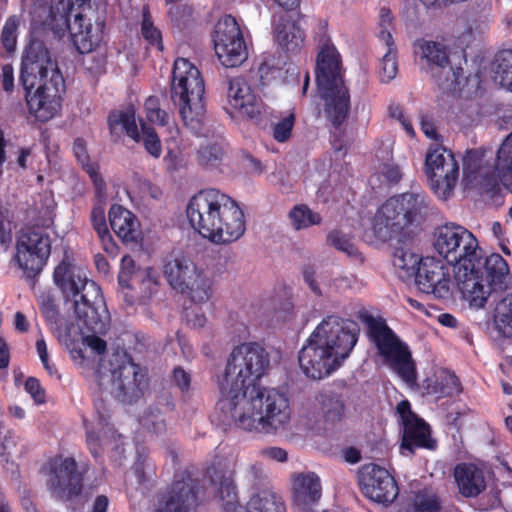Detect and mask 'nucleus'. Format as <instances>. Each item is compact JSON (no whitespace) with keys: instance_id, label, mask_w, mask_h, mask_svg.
Returning a JSON list of instances; mask_svg holds the SVG:
<instances>
[{"instance_id":"35","label":"nucleus","mask_w":512,"mask_h":512,"mask_svg":"<svg viewBox=\"0 0 512 512\" xmlns=\"http://www.w3.org/2000/svg\"><path fill=\"white\" fill-rule=\"evenodd\" d=\"M494 324L500 335L512 338V293L503 296L496 304Z\"/></svg>"},{"instance_id":"25","label":"nucleus","mask_w":512,"mask_h":512,"mask_svg":"<svg viewBox=\"0 0 512 512\" xmlns=\"http://www.w3.org/2000/svg\"><path fill=\"white\" fill-rule=\"evenodd\" d=\"M453 477L459 494L465 498H476L486 490L484 470L474 463H458Z\"/></svg>"},{"instance_id":"19","label":"nucleus","mask_w":512,"mask_h":512,"mask_svg":"<svg viewBox=\"0 0 512 512\" xmlns=\"http://www.w3.org/2000/svg\"><path fill=\"white\" fill-rule=\"evenodd\" d=\"M218 189L200 190L193 195L186 207L187 219L191 227L209 241V232L214 231L215 204L218 203Z\"/></svg>"},{"instance_id":"57","label":"nucleus","mask_w":512,"mask_h":512,"mask_svg":"<svg viewBox=\"0 0 512 512\" xmlns=\"http://www.w3.org/2000/svg\"><path fill=\"white\" fill-rule=\"evenodd\" d=\"M0 82L2 89L6 93L11 94L14 91V69L11 64H5L2 66Z\"/></svg>"},{"instance_id":"62","label":"nucleus","mask_w":512,"mask_h":512,"mask_svg":"<svg viewBox=\"0 0 512 512\" xmlns=\"http://www.w3.org/2000/svg\"><path fill=\"white\" fill-rule=\"evenodd\" d=\"M396 410L400 418L402 419L404 426L407 423H411L416 419H419L417 415L412 411L410 402L408 400H402L401 402H399L396 407Z\"/></svg>"},{"instance_id":"63","label":"nucleus","mask_w":512,"mask_h":512,"mask_svg":"<svg viewBox=\"0 0 512 512\" xmlns=\"http://www.w3.org/2000/svg\"><path fill=\"white\" fill-rule=\"evenodd\" d=\"M73 153L82 165H86L90 161V157L86 147V141L83 138H76L73 142Z\"/></svg>"},{"instance_id":"11","label":"nucleus","mask_w":512,"mask_h":512,"mask_svg":"<svg viewBox=\"0 0 512 512\" xmlns=\"http://www.w3.org/2000/svg\"><path fill=\"white\" fill-rule=\"evenodd\" d=\"M112 379V394L123 404L137 402L147 389V369L137 364L125 350H115L108 359Z\"/></svg>"},{"instance_id":"38","label":"nucleus","mask_w":512,"mask_h":512,"mask_svg":"<svg viewBox=\"0 0 512 512\" xmlns=\"http://www.w3.org/2000/svg\"><path fill=\"white\" fill-rule=\"evenodd\" d=\"M494 81L512 91V50H502L496 54Z\"/></svg>"},{"instance_id":"21","label":"nucleus","mask_w":512,"mask_h":512,"mask_svg":"<svg viewBox=\"0 0 512 512\" xmlns=\"http://www.w3.org/2000/svg\"><path fill=\"white\" fill-rule=\"evenodd\" d=\"M475 279L484 292L485 306L492 293L502 292L508 288L510 283L508 263L498 253L484 257L482 251L481 265L475 273Z\"/></svg>"},{"instance_id":"7","label":"nucleus","mask_w":512,"mask_h":512,"mask_svg":"<svg viewBox=\"0 0 512 512\" xmlns=\"http://www.w3.org/2000/svg\"><path fill=\"white\" fill-rule=\"evenodd\" d=\"M205 85L200 71L189 60L177 58L172 70L171 99L179 107L184 125L198 132L205 118Z\"/></svg>"},{"instance_id":"32","label":"nucleus","mask_w":512,"mask_h":512,"mask_svg":"<svg viewBox=\"0 0 512 512\" xmlns=\"http://www.w3.org/2000/svg\"><path fill=\"white\" fill-rule=\"evenodd\" d=\"M318 402L326 426L333 427L344 420L346 406L341 395L334 392L322 393Z\"/></svg>"},{"instance_id":"20","label":"nucleus","mask_w":512,"mask_h":512,"mask_svg":"<svg viewBox=\"0 0 512 512\" xmlns=\"http://www.w3.org/2000/svg\"><path fill=\"white\" fill-rule=\"evenodd\" d=\"M197 507V483L190 475H175L159 500L156 512H193Z\"/></svg>"},{"instance_id":"9","label":"nucleus","mask_w":512,"mask_h":512,"mask_svg":"<svg viewBox=\"0 0 512 512\" xmlns=\"http://www.w3.org/2000/svg\"><path fill=\"white\" fill-rule=\"evenodd\" d=\"M368 336L385 364L404 382L413 385L417 380L416 364L409 346L403 342L383 319L370 317L367 321Z\"/></svg>"},{"instance_id":"4","label":"nucleus","mask_w":512,"mask_h":512,"mask_svg":"<svg viewBox=\"0 0 512 512\" xmlns=\"http://www.w3.org/2000/svg\"><path fill=\"white\" fill-rule=\"evenodd\" d=\"M433 247L439 256L454 266V280L462 299L470 308H484V292L475 279L481 265L482 249L473 233L461 225L446 223L435 229Z\"/></svg>"},{"instance_id":"49","label":"nucleus","mask_w":512,"mask_h":512,"mask_svg":"<svg viewBox=\"0 0 512 512\" xmlns=\"http://www.w3.org/2000/svg\"><path fill=\"white\" fill-rule=\"evenodd\" d=\"M484 152L478 149H469L463 158V170L467 177L477 179L481 174V164Z\"/></svg>"},{"instance_id":"39","label":"nucleus","mask_w":512,"mask_h":512,"mask_svg":"<svg viewBox=\"0 0 512 512\" xmlns=\"http://www.w3.org/2000/svg\"><path fill=\"white\" fill-rule=\"evenodd\" d=\"M71 330H75V326L68 321H60L57 325L59 340L66 345L73 361L82 364L85 359L82 346L85 345V343H81L79 339H73L71 337Z\"/></svg>"},{"instance_id":"5","label":"nucleus","mask_w":512,"mask_h":512,"mask_svg":"<svg viewBox=\"0 0 512 512\" xmlns=\"http://www.w3.org/2000/svg\"><path fill=\"white\" fill-rule=\"evenodd\" d=\"M55 284L66 301H72L81 333L104 334L108 327V311L100 287L86 276L76 273L73 258L64 254L53 273Z\"/></svg>"},{"instance_id":"23","label":"nucleus","mask_w":512,"mask_h":512,"mask_svg":"<svg viewBox=\"0 0 512 512\" xmlns=\"http://www.w3.org/2000/svg\"><path fill=\"white\" fill-rule=\"evenodd\" d=\"M292 496L297 512H315L322 496L319 476L314 472L298 473L292 478Z\"/></svg>"},{"instance_id":"2","label":"nucleus","mask_w":512,"mask_h":512,"mask_svg":"<svg viewBox=\"0 0 512 512\" xmlns=\"http://www.w3.org/2000/svg\"><path fill=\"white\" fill-rule=\"evenodd\" d=\"M358 335L355 322L335 315L324 318L299 351L298 362L303 374L312 380L330 376L350 355Z\"/></svg>"},{"instance_id":"24","label":"nucleus","mask_w":512,"mask_h":512,"mask_svg":"<svg viewBox=\"0 0 512 512\" xmlns=\"http://www.w3.org/2000/svg\"><path fill=\"white\" fill-rule=\"evenodd\" d=\"M104 27L102 21L92 24L82 11L75 13L70 38L77 52L87 54L94 51L102 41Z\"/></svg>"},{"instance_id":"44","label":"nucleus","mask_w":512,"mask_h":512,"mask_svg":"<svg viewBox=\"0 0 512 512\" xmlns=\"http://www.w3.org/2000/svg\"><path fill=\"white\" fill-rule=\"evenodd\" d=\"M140 126V142L143 143L145 151L155 159L160 158L162 154V144L155 128L143 121L140 122Z\"/></svg>"},{"instance_id":"59","label":"nucleus","mask_w":512,"mask_h":512,"mask_svg":"<svg viewBox=\"0 0 512 512\" xmlns=\"http://www.w3.org/2000/svg\"><path fill=\"white\" fill-rule=\"evenodd\" d=\"M86 443L92 456L97 459L102 455L103 448L99 435L94 431H87Z\"/></svg>"},{"instance_id":"60","label":"nucleus","mask_w":512,"mask_h":512,"mask_svg":"<svg viewBox=\"0 0 512 512\" xmlns=\"http://www.w3.org/2000/svg\"><path fill=\"white\" fill-rule=\"evenodd\" d=\"M94 408L98 415L99 424L107 426L111 418V410L108 404L102 398H97L94 400Z\"/></svg>"},{"instance_id":"13","label":"nucleus","mask_w":512,"mask_h":512,"mask_svg":"<svg viewBox=\"0 0 512 512\" xmlns=\"http://www.w3.org/2000/svg\"><path fill=\"white\" fill-rule=\"evenodd\" d=\"M214 231L209 232V241L217 245L230 244L240 239L246 230L244 212L229 195L219 191L215 204Z\"/></svg>"},{"instance_id":"3","label":"nucleus","mask_w":512,"mask_h":512,"mask_svg":"<svg viewBox=\"0 0 512 512\" xmlns=\"http://www.w3.org/2000/svg\"><path fill=\"white\" fill-rule=\"evenodd\" d=\"M19 83L24 90V99L30 116L35 121L46 123L58 115L62 108L66 86L57 65L48 51L31 45L22 56Z\"/></svg>"},{"instance_id":"64","label":"nucleus","mask_w":512,"mask_h":512,"mask_svg":"<svg viewBox=\"0 0 512 512\" xmlns=\"http://www.w3.org/2000/svg\"><path fill=\"white\" fill-rule=\"evenodd\" d=\"M84 343L98 355L104 354L107 349L106 341L97 336V334L84 337Z\"/></svg>"},{"instance_id":"47","label":"nucleus","mask_w":512,"mask_h":512,"mask_svg":"<svg viewBox=\"0 0 512 512\" xmlns=\"http://www.w3.org/2000/svg\"><path fill=\"white\" fill-rule=\"evenodd\" d=\"M219 494L222 500L226 501L225 512H242V507L236 501V485L230 478H223L219 486Z\"/></svg>"},{"instance_id":"61","label":"nucleus","mask_w":512,"mask_h":512,"mask_svg":"<svg viewBox=\"0 0 512 512\" xmlns=\"http://www.w3.org/2000/svg\"><path fill=\"white\" fill-rule=\"evenodd\" d=\"M146 462L147 455L138 452L137 459L132 466V471L135 477L137 478L139 484H143L147 481V476L145 473Z\"/></svg>"},{"instance_id":"36","label":"nucleus","mask_w":512,"mask_h":512,"mask_svg":"<svg viewBox=\"0 0 512 512\" xmlns=\"http://www.w3.org/2000/svg\"><path fill=\"white\" fill-rule=\"evenodd\" d=\"M140 30L141 36L149 47L163 51L162 32L155 26L148 4L143 5L141 10Z\"/></svg>"},{"instance_id":"40","label":"nucleus","mask_w":512,"mask_h":512,"mask_svg":"<svg viewBox=\"0 0 512 512\" xmlns=\"http://www.w3.org/2000/svg\"><path fill=\"white\" fill-rule=\"evenodd\" d=\"M445 164L446 168L451 171L458 172L459 166L452 151L443 146H437L429 150L425 158L426 170L438 169L439 166Z\"/></svg>"},{"instance_id":"34","label":"nucleus","mask_w":512,"mask_h":512,"mask_svg":"<svg viewBox=\"0 0 512 512\" xmlns=\"http://www.w3.org/2000/svg\"><path fill=\"white\" fill-rule=\"evenodd\" d=\"M420 261L419 255L403 247L396 248L393 253V266L398 276L404 280L411 279L414 276Z\"/></svg>"},{"instance_id":"48","label":"nucleus","mask_w":512,"mask_h":512,"mask_svg":"<svg viewBox=\"0 0 512 512\" xmlns=\"http://www.w3.org/2000/svg\"><path fill=\"white\" fill-rule=\"evenodd\" d=\"M327 242L335 249L346 253L349 257L357 259L361 256L358 248L353 244L350 238L338 230L331 231L327 235Z\"/></svg>"},{"instance_id":"14","label":"nucleus","mask_w":512,"mask_h":512,"mask_svg":"<svg viewBox=\"0 0 512 512\" xmlns=\"http://www.w3.org/2000/svg\"><path fill=\"white\" fill-rule=\"evenodd\" d=\"M213 42L215 53L225 67H237L247 58V46L236 19L225 15L216 24Z\"/></svg>"},{"instance_id":"58","label":"nucleus","mask_w":512,"mask_h":512,"mask_svg":"<svg viewBox=\"0 0 512 512\" xmlns=\"http://www.w3.org/2000/svg\"><path fill=\"white\" fill-rule=\"evenodd\" d=\"M98 238L102 244L103 250L112 258H115L119 254V247L116 244L110 231H106L98 235Z\"/></svg>"},{"instance_id":"31","label":"nucleus","mask_w":512,"mask_h":512,"mask_svg":"<svg viewBox=\"0 0 512 512\" xmlns=\"http://www.w3.org/2000/svg\"><path fill=\"white\" fill-rule=\"evenodd\" d=\"M445 166L443 164L438 169L426 170L429 185L441 200H447L453 194L459 176V171L450 172V169Z\"/></svg>"},{"instance_id":"17","label":"nucleus","mask_w":512,"mask_h":512,"mask_svg":"<svg viewBox=\"0 0 512 512\" xmlns=\"http://www.w3.org/2000/svg\"><path fill=\"white\" fill-rule=\"evenodd\" d=\"M226 112L249 119H258L264 110L262 99L254 92L249 82L243 77L228 80Z\"/></svg>"},{"instance_id":"29","label":"nucleus","mask_w":512,"mask_h":512,"mask_svg":"<svg viewBox=\"0 0 512 512\" xmlns=\"http://www.w3.org/2000/svg\"><path fill=\"white\" fill-rule=\"evenodd\" d=\"M118 284L122 289L135 291L140 299H148L157 287V279L153 268L138 269L134 275L127 272L118 274Z\"/></svg>"},{"instance_id":"10","label":"nucleus","mask_w":512,"mask_h":512,"mask_svg":"<svg viewBox=\"0 0 512 512\" xmlns=\"http://www.w3.org/2000/svg\"><path fill=\"white\" fill-rule=\"evenodd\" d=\"M163 275L172 289L186 294L194 303L207 302L212 296V279L183 254L165 259Z\"/></svg>"},{"instance_id":"15","label":"nucleus","mask_w":512,"mask_h":512,"mask_svg":"<svg viewBox=\"0 0 512 512\" xmlns=\"http://www.w3.org/2000/svg\"><path fill=\"white\" fill-rule=\"evenodd\" d=\"M51 254V239L41 231L29 230L19 235L16 242V260L28 277L37 276Z\"/></svg>"},{"instance_id":"41","label":"nucleus","mask_w":512,"mask_h":512,"mask_svg":"<svg viewBox=\"0 0 512 512\" xmlns=\"http://www.w3.org/2000/svg\"><path fill=\"white\" fill-rule=\"evenodd\" d=\"M110 129L120 125L128 137L136 143L140 142L141 131H139L134 112H113L108 116Z\"/></svg>"},{"instance_id":"54","label":"nucleus","mask_w":512,"mask_h":512,"mask_svg":"<svg viewBox=\"0 0 512 512\" xmlns=\"http://www.w3.org/2000/svg\"><path fill=\"white\" fill-rule=\"evenodd\" d=\"M157 414L153 410H150L143 418V426L154 434H163L166 431L167 425L165 420L160 417V411L158 409Z\"/></svg>"},{"instance_id":"56","label":"nucleus","mask_w":512,"mask_h":512,"mask_svg":"<svg viewBox=\"0 0 512 512\" xmlns=\"http://www.w3.org/2000/svg\"><path fill=\"white\" fill-rule=\"evenodd\" d=\"M171 379L182 393L189 392L191 386V375L181 366H177L173 369Z\"/></svg>"},{"instance_id":"37","label":"nucleus","mask_w":512,"mask_h":512,"mask_svg":"<svg viewBox=\"0 0 512 512\" xmlns=\"http://www.w3.org/2000/svg\"><path fill=\"white\" fill-rule=\"evenodd\" d=\"M381 38L386 42L387 52L381 60L380 79L381 82L388 83L395 78L398 71L396 49L393 37L389 31H382Z\"/></svg>"},{"instance_id":"50","label":"nucleus","mask_w":512,"mask_h":512,"mask_svg":"<svg viewBox=\"0 0 512 512\" xmlns=\"http://www.w3.org/2000/svg\"><path fill=\"white\" fill-rule=\"evenodd\" d=\"M426 389L428 394H436L439 398L451 397L461 391V384L455 375H451L446 379V384L440 381L436 382L432 387L427 386Z\"/></svg>"},{"instance_id":"16","label":"nucleus","mask_w":512,"mask_h":512,"mask_svg":"<svg viewBox=\"0 0 512 512\" xmlns=\"http://www.w3.org/2000/svg\"><path fill=\"white\" fill-rule=\"evenodd\" d=\"M359 486L367 498L383 505L393 503L399 494L395 478L386 468L374 463L365 464L360 469Z\"/></svg>"},{"instance_id":"52","label":"nucleus","mask_w":512,"mask_h":512,"mask_svg":"<svg viewBox=\"0 0 512 512\" xmlns=\"http://www.w3.org/2000/svg\"><path fill=\"white\" fill-rule=\"evenodd\" d=\"M294 124L295 114L294 112H290L273 126L274 139L280 143L286 142L291 136Z\"/></svg>"},{"instance_id":"28","label":"nucleus","mask_w":512,"mask_h":512,"mask_svg":"<svg viewBox=\"0 0 512 512\" xmlns=\"http://www.w3.org/2000/svg\"><path fill=\"white\" fill-rule=\"evenodd\" d=\"M414 53L429 69L450 66L449 47L441 42L417 39L414 42Z\"/></svg>"},{"instance_id":"8","label":"nucleus","mask_w":512,"mask_h":512,"mask_svg":"<svg viewBox=\"0 0 512 512\" xmlns=\"http://www.w3.org/2000/svg\"><path fill=\"white\" fill-rule=\"evenodd\" d=\"M427 207L424 194L406 192L388 198L375 213L374 234L382 241L391 240L408 227L420 224Z\"/></svg>"},{"instance_id":"1","label":"nucleus","mask_w":512,"mask_h":512,"mask_svg":"<svg viewBox=\"0 0 512 512\" xmlns=\"http://www.w3.org/2000/svg\"><path fill=\"white\" fill-rule=\"evenodd\" d=\"M270 365L269 353L256 342L236 346L218 378V408L246 431L271 434L289 423V399L276 389L258 385Z\"/></svg>"},{"instance_id":"43","label":"nucleus","mask_w":512,"mask_h":512,"mask_svg":"<svg viewBox=\"0 0 512 512\" xmlns=\"http://www.w3.org/2000/svg\"><path fill=\"white\" fill-rule=\"evenodd\" d=\"M412 504L417 512H437L441 507L439 497L428 487L413 492Z\"/></svg>"},{"instance_id":"33","label":"nucleus","mask_w":512,"mask_h":512,"mask_svg":"<svg viewBox=\"0 0 512 512\" xmlns=\"http://www.w3.org/2000/svg\"><path fill=\"white\" fill-rule=\"evenodd\" d=\"M246 512H286L282 498L271 491H263L250 498Z\"/></svg>"},{"instance_id":"18","label":"nucleus","mask_w":512,"mask_h":512,"mask_svg":"<svg viewBox=\"0 0 512 512\" xmlns=\"http://www.w3.org/2000/svg\"><path fill=\"white\" fill-rule=\"evenodd\" d=\"M414 279L417 288L435 298L447 299L450 296V274L442 260L435 257H423L417 267Z\"/></svg>"},{"instance_id":"22","label":"nucleus","mask_w":512,"mask_h":512,"mask_svg":"<svg viewBox=\"0 0 512 512\" xmlns=\"http://www.w3.org/2000/svg\"><path fill=\"white\" fill-rule=\"evenodd\" d=\"M101 0H72L65 2L63 0L58 1L56 4L51 5L49 14L46 20L47 26L50 30L58 37L62 38L66 32L71 33V16L86 9H92L98 7Z\"/></svg>"},{"instance_id":"42","label":"nucleus","mask_w":512,"mask_h":512,"mask_svg":"<svg viewBox=\"0 0 512 512\" xmlns=\"http://www.w3.org/2000/svg\"><path fill=\"white\" fill-rule=\"evenodd\" d=\"M292 226L296 230L306 229L313 225H319L322 217L319 213L313 212L307 205L298 204L289 212Z\"/></svg>"},{"instance_id":"55","label":"nucleus","mask_w":512,"mask_h":512,"mask_svg":"<svg viewBox=\"0 0 512 512\" xmlns=\"http://www.w3.org/2000/svg\"><path fill=\"white\" fill-rule=\"evenodd\" d=\"M25 391L30 394L35 403L43 404L46 402V392L40 381L35 377H28L24 385Z\"/></svg>"},{"instance_id":"26","label":"nucleus","mask_w":512,"mask_h":512,"mask_svg":"<svg viewBox=\"0 0 512 512\" xmlns=\"http://www.w3.org/2000/svg\"><path fill=\"white\" fill-rule=\"evenodd\" d=\"M109 223L114 233L126 243L135 242L140 223L135 214L122 205L113 204L108 212Z\"/></svg>"},{"instance_id":"27","label":"nucleus","mask_w":512,"mask_h":512,"mask_svg":"<svg viewBox=\"0 0 512 512\" xmlns=\"http://www.w3.org/2000/svg\"><path fill=\"white\" fill-rule=\"evenodd\" d=\"M278 45L287 53L297 54L304 46L305 34L292 16L282 15L275 26Z\"/></svg>"},{"instance_id":"12","label":"nucleus","mask_w":512,"mask_h":512,"mask_svg":"<svg viewBox=\"0 0 512 512\" xmlns=\"http://www.w3.org/2000/svg\"><path fill=\"white\" fill-rule=\"evenodd\" d=\"M47 467V488L55 499L67 502L81 495L84 478L73 457L56 455L49 459Z\"/></svg>"},{"instance_id":"51","label":"nucleus","mask_w":512,"mask_h":512,"mask_svg":"<svg viewBox=\"0 0 512 512\" xmlns=\"http://www.w3.org/2000/svg\"><path fill=\"white\" fill-rule=\"evenodd\" d=\"M18 25L15 17H9L3 26L1 43L7 53H12L16 49Z\"/></svg>"},{"instance_id":"46","label":"nucleus","mask_w":512,"mask_h":512,"mask_svg":"<svg viewBox=\"0 0 512 512\" xmlns=\"http://www.w3.org/2000/svg\"><path fill=\"white\" fill-rule=\"evenodd\" d=\"M496 168L503 177H512V132L505 138L498 149Z\"/></svg>"},{"instance_id":"53","label":"nucleus","mask_w":512,"mask_h":512,"mask_svg":"<svg viewBox=\"0 0 512 512\" xmlns=\"http://www.w3.org/2000/svg\"><path fill=\"white\" fill-rule=\"evenodd\" d=\"M90 222L97 235L108 231L105 217V208L103 202H98L93 206L90 213Z\"/></svg>"},{"instance_id":"6","label":"nucleus","mask_w":512,"mask_h":512,"mask_svg":"<svg viewBox=\"0 0 512 512\" xmlns=\"http://www.w3.org/2000/svg\"><path fill=\"white\" fill-rule=\"evenodd\" d=\"M327 21H320L319 52L316 59V83L325 101V116L333 128L339 129L350 110V94L341 75V55L326 33Z\"/></svg>"},{"instance_id":"45","label":"nucleus","mask_w":512,"mask_h":512,"mask_svg":"<svg viewBox=\"0 0 512 512\" xmlns=\"http://www.w3.org/2000/svg\"><path fill=\"white\" fill-rule=\"evenodd\" d=\"M225 152L218 143H210L200 147L197 152V161L204 167H217L221 164Z\"/></svg>"},{"instance_id":"30","label":"nucleus","mask_w":512,"mask_h":512,"mask_svg":"<svg viewBox=\"0 0 512 512\" xmlns=\"http://www.w3.org/2000/svg\"><path fill=\"white\" fill-rule=\"evenodd\" d=\"M436 441L431 437V429L423 419H416L404 426L401 448L413 453L416 448L434 449Z\"/></svg>"}]
</instances>
